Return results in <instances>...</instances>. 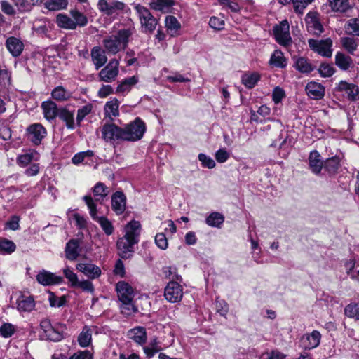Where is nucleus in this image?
Here are the masks:
<instances>
[{"mask_svg": "<svg viewBox=\"0 0 359 359\" xmlns=\"http://www.w3.org/2000/svg\"><path fill=\"white\" fill-rule=\"evenodd\" d=\"M198 160L201 162L203 167L209 169L215 168L216 165L215 161L211 157L204 154H200L198 155Z\"/></svg>", "mask_w": 359, "mask_h": 359, "instance_id": "obj_59", "label": "nucleus"}, {"mask_svg": "<svg viewBox=\"0 0 359 359\" xmlns=\"http://www.w3.org/2000/svg\"><path fill=\"white\" fill-rule=\"evenodd\" d=\"M318 71L320 76L323 77H330L334 73V67L329 64H322Z\"/></svg>", "mask_w": 359, "mask_h": 359, "instance_id": "obj_60", "label": "nucleus"}, {"mask_svg": "<svg viewBox=\"0 0 359 359\" xmlns=\"http://www.w3.org/2000/svg\"><path fill=\"white\" fill-rule=\"evenodd\" d=\"M69 359H93V355L89 351H82L75 353Z\"/></svg>", "mask_w": 359, "mask_h": 359, "instance_id": "obj_64", "label": "nucleus"}, {"mask_svg": "<svg viewBox=\"0 0 359 359\" xmlns=\"http://www.w3.org/2000/svg\"><path fill=\"white\" fill-rule=\"evenodd\" d=\"M128 337L138 344H144L147 341V332L144 327H136L128 332Z\"/></svg>", "mask_w": 359, "mask_h": 359, "instance_id": "obj_28", "label": "nucleus"}, {"mask_svg": "<svg viewBox=\"0 0 359 359\" xmlns=\"http://www.w3.org/2000/svg\"><path fill=\"white\" fill-rule=\"evenodd\" d=\"M56 23L59 27L65 29H75V24L71 15L59 13L56 16Z\"/></svg>", "mask_w": 359, "mask_h": 359, "instance_id": "obj_33", "label": "nucleus"}, {"mask_svg": "<svg viewBox=\"0 0 359 359\" xmlns=\"http://www.w3.org/2000/svg\"><path fill=\"white\" fill-rule=\"evenodd\" d=\"M123 141H137L142 138L146 131V125L141 118L137 117L123 128Z\"/></svg>", "mask_w": 359, "mask_h": 359, "instance_id": "obj_4", "label": "nucleus"}, {"mask_svg": "<svg viewBox=\"0 0 359 359\" xmlns=\"http://www.w3.org/2000/svg\"><path fill=\"white\" fill-rule=\"evenodd\" d=\"M6 46L13 57L19 56L24 48V44L21 40L14 36H11L6 39Z\"/></svg>", "mask_w": 359, "mask_h": 359, "instance_id": "obj_21", "label": "nucleus"}, {"mask_svg": "<svg viewBox=\"0 0 359 359\" xmlns=\"http://www.w3.org/2000/svg\"><path fill=\"white\" fill-rule=\"evenodd\" d=\"M321 339V334L317 330L306 334L302 337L301 342L304 349H313L318 346Z\"/></svg>", "mask_w": 359, "mask_h": 359, "instance_id": "obj_17", "label": "nucleus"}, {"mask_svg": "<svg viewBox=\"0 0 359 359\" xmlns=\"http://www.w3.org/2000/svg\"><path fill=\"white\" fill-rule=\"evenodd\" d=\"M294 67L301 73L308 74L314 69V67L310 61L304 57H294Z\"/></svg>", "mask_w": 359, "mask_h": 359, "instance_id": "obj_26", "label": "nucleus"}, {"mask_svg": "<svg viewBox=\"0 0 359 359\" xmlns=\"http://www.w3.org/2000/svg\"><path fill=\"white\" fill-rule=\"evenodd\" d=\"M62 280V277L44 269L40 271L36 275L37 282L44 286L60 284Z\"/></svg>", "mask_w": 359, "mask_h": 359, "instance_id": "obj_15", "label": "nucleus"}, {"mask_svg": "<svg viewBox=\"0 0 359 359\" xmlns=\"http://www.w3.org/2000/svg\"><path fill=\"white\" fill-rule=\"evenodd\" d=\"M45 335L48 339L54 341H57L62 339V333L53 326L45 333Z\"/></svg>", "mask_w": 359, "mask_h": 359, "instance_id": "obj_58", "label": "nucleus"}, {"mask_svg": "<svg viewBox=\"0 0 359 359\" xmlns=\"http://www.w3.org/2000/svg\"><path fill=\"white\" fill-rule=\"evenodd\" d=\"M296 13L302 14L306 6L313 0H292Z\"/></svg>", "mask_w": 359, "mask_h": 359, "instance_id": "obj_57", "label": "nucleus"}, {"mask_svg": "<svg viewBox=\"0 0 359 359\" xmlns=\"http://www.w3.org/2000/svg\"><path fill=\"white\" fill-rule=\"evenodd\" d=\"M63 273L65 278L69 280L70 285L76 287L79 281L77 275L71 270L69 266H67L63 269Z\"/></svg>", "mask_w": 359, "mask_h": 359, "instance_id": "obj_55", "label": "nucleus"}, {"mask_svg": "<svg viewBox=\"0 0 359 359\" xmlns=\"http://www.w3.org/2000/svg\"><path fill=\"white\" fill-rule=\"evenodd\" d=\"M104 113L107 116L111 118V117L118 116L119 115L118 100L114 99L107 102L104 106Z\"/></svg>", "mask_w": 359, "mask_h": 359, "instance_id": "obj_37", "label": "nucleus"}, {"mask_svg": "<svg viewBox=\"0 0 359 359\" xmlns=\"http://www.w3.org/2000/svg\"><path fill=\"white\" fill-rule=\"evenodd\" d=\"M93 105L91 104H86L78 109L76 115L77 126H79L81 125V121L86 116L91 113Z\"/></svg>", "mask_w": 359, "mask_h": 359, "instance_id": "obj_53", "label": "nucleus"}, {"mask_svg": "<svg viewBox=\"0 0 359 359\" xmlns=\"http://www.w3.org/2000/svg\"><path fill=\"white\" fill-rule=\"evenodd\" d=\"M341 43L344 49L349 53L353 54L357 50L358 43L357 40L352 37H342L341 39Z\"/></svg>", "mask_w": 359, "mask_h": 359, "instance_id": "obj_45", "label": "nucleus"}, {"mask_svg": "<svg viewBox=\"0 0 359 359\" xmlns=\"http://www.w3.org/2000/svg\"><path fill=\"white\" fill-rule=\"evenodd\" d=\"M141 224L137 221L130 222L124 228L125 235L116 243L118 255L123 259H128L134 252V245L139 241Z\"/></svg>", "mask_w": 359, "mask_h": 359, "instance_id": "obj_1", "label": "nucleus"}, {"mask_svg": "<svg viewBox=\"0 0 359 359\" xmlns=\"http://www.w3.org/2000/svg\"><path fill=\"white\" fill-rule=\"evenodd\" d=\"M218 4L224 8H229L233 13H238L241 11V6L237 0H218Z\"/></svg>", "mask_w": 359, "mask_h": 359, "instance_id": "obj_52", "label": "nucleus"}, {"mask_svg": "<svg viewBox=\"0 0 359 359\" xmlns=\"http://www.w3.org/2000/svg\"><path fill=\"white\" fill-rule=\"evenodd\" d=\"M270 64L276 67H285L286 66V60L283 53L280 50H275L271 57Z\"/></svg>", "mask_w": 359, "mask_h": 359, "instance_id": "obj_40", "label": "nucleus"}, {"mask_svg": "<svg viewBox=\"0 0 359 359\" xmlns=\"http://www.w3.org/2000/svg\"><path fill=\"white\" fill-rule=\"evenodd\" d=\"M111 207L116 215H121L126 208V197L123 192L116 191L111 196Z\"/></svg>", "mask_w": 359, "mask_h": 359, "instance_id": "obj_20", "label": "nucleus"}, {"mask_svg": "<svg viewBox=\"0 0 359 359\" xmlns=\"http://www.w3.org/2000/svg\"><path fill=\"white\" fill-rule=\"evenodd\" d=\"M134 9L140 20L143 32L146 33L153 32L156 29L158 21L151 13L150 11L140 4H135Z\"/></svg>", "mask_w": 359, "mask_h": 359, "instance_id": "obj_5", "label": "nucleus"}, {"mask_svg": "<svg viewBox=\"0 0 359 359\" xmlns=\"http://www.w3.org/2000/svg\"><path fill=\"white\" fill-rule=\"evenodd\" d=\"M337 89L339 91H344L351 100H355L359 97V88L353 83L341 81L339 83Z\"/></svg>", "mask_w": 359, "mask_h": 359, "instance_id": "obj_22", "label": "nucleus"}, {"mask_svg": "<svg viewBox=\"0 0 359 359\" xmlns=\"http://www.w3.org/2000/svg\"><path fill=\"white\" fill-rule=\"evenodd\" d=\"M351 57L338 52L335 55V64L342 70H347L352 65Z\"/></svg>", "mask_w": 359, "mask_h": 359, "instance_id": "obj_35", "label": "nucleus"}, {"mask_svg": "<svg viewBox=\"0 0 359 359\" xmlns=\"http://www.w3.org/2000/svg\"><path fill=\"white\" fill-rule=\"evenodd\" d=\"M305 90L307 95L313 100H320L325 95L324 86L315 81L308 83L306 86Z\"/></svg>", "mask_w": 359, "mask_h": 359, "instance_id": "obj_18", "label": "nucleus"}, {"mask_svg": "<svg viewBox=\"0 0 359 359\" xmlns=\"http://www.w3.org/2000/svg\"><path fill=\"white\" fill-rule=\"evenodd\" d=\"M16 308L20 313L31 312L35 308V301L32 296L20 292L16 300Z\"/></svg>", "mask_w": 359, "mask_h": 359, "instance_id": "obj_16", "label": "nucleus"}, {"mask_svg": "<svg viewBox=\"0 0 359 359\" xmlns=\"http://www.w3.org/2000/svg\"><path fill=\"white\" fill-rule=\"evenodd\" d=\"M150 7L156 11L162 12H169L170 8L175 5L174 0H154L150 3Z\"/></svg>", "mask_w": 359, "mask_h": 359, "instance_id": "obj_34", "label": "nucleus"}, {"mask_svg": "<svg viewBox=\"0 0 359 359\" xmlns=\"http://www.w3.org/2000/svg\"><path fill=\"white\" fill-rule=\"evenodd\" d=\"M67 0H48L45 2V7L49 11H59L66 8Z\"/></svg>", "mask_w": 359, "mask_h": 359, "instance_id": "obj_44", "label": "nucleus"}, {"mask_svg": "<svg viewBox=\"0 0 359 359\" xmlns=\"http://www.w3.org/2000/svg\"><path fill=\"white\" fill-rule=\"evenodd\" d=\"M330 6L334 11L346 12L350 8L348 0H329Z\"/></svg>", "mask_w": 359, "mask_h": 359, "instance_id": "obj_43", "label": "nucleus"}, {"mask_svg": "<svg viewBox=\"0 0 359 359\" xmlns=\"http://www.w3.org/2000/svg\"><path fill=\"white\" fill-rule=\"evenodd\" d=\"M119 62L117 60L113 59L102 69L98 73L99 80L105 83H111L114 81L118 74Z\"/></svg>", "mask_w": 359, "mask_h": 359, "instance_id": "obj_9", "label": "nucleus"}, {"mask_svg": "<svg viewBox=\"0 0 359 359\" xmlns=\"http://www.w3.org/2000/svg\"><path fill=\"white\" fill-rule=\"evenodd\" d=\"M165 27L167 29L172 33L177 32L181 27L180 23L177 20V18L172 15H168L166 17L165 20Z\"/></svg>", "mask_w": 359, "mask_h": 359, "instance_id": "obj_51", "label": "nucleus"}, {"mask_svg": "<svg viewBox=\"0 0 359 359\" xmlns=\"http://www.w3.org/2000/svg\"><path fill=\"white\" fill-rule=\"evenodd\" d=\"M81 252L80 242L77 239H71L67 243L65 248V257L70 260H76Z\"/></svg>", "mask_w": 359, "mask_h": 359, "instance_id": "obj_19", "label": "nucleus"}, {"mask_svg": "<svg viewBox=\"0 0 359 359\" xmlns=\"http://www.w3.org/2000/svg\"><path fill=\"white\" fill-rule=\"evenodd\" d=\"M346 32L348 34H353L359 36V19H350L345 25Z\"/></svg>", "mask_w": 359, "mask_h": 359, "instance_id": "obj_49", "label": "nucleus"}, {"mask_svg": "<svg viewBox=\"0 0 359 359\" xmlns=\"http://www.w3.org/2000/svg\"><path fill=\"white\" fill-rule=\"evenodd\" d=\"M273 34L276 41L281 46L287 47L292 43L290 33V25L287 20H284L273 27Z\"/></svg>", "mask_w": 359, "mask_h": 359, "instance_id": "obj_7", "label": "nucleus"}, {"mask_svg": "<svg viewBox=\"0 0 359 359\" xmlns=\"http://www.w3.org/2000/svg\"><path fill=\"white\" fill-rule=\"evenodd\" d=\"M83 201L90 210L91 217L100 225L106 235H111L114 231L112 223L107 217L97 215V206L93 198L90 196H85Z\"/></svg>", "mask_w": 359, "mask_h": 359, "instance_id": "obj_6", "label": "nucleus"}, {"mask_svg": "<svg viewBox=\"0 0 359 359\" xmlns=\"http://www.w3.org/2000/svg\"><path fill=\"white\" fill-rule=\"evenodd\" d=\"M143 349L144 352L148 357H153L156 353L161 350V348L159 347V342L157 338L151 339L149 345L144 347Z\"/></svg>", "mask_w": 359, "mask_h": 359, "instance_id": "obj_50", "label": "nucleus"}, {"mask_svg": "<svg viewBox=\"0 0 359 359\" xmlns=\"http://www.w3.org/2000/svg\"><path fill=\"white\" fill-rule=\"evenodd\" d=\"M16 250L15 244L7 238H0V252L4 255H10Z\"/></svg>", "mask_w": 359, "mask_h": 359, "instance_id": "obj_42", "label": "nucleus"}, {"mask_svg": "<svg viewBox=\"0 0 359 359\" xmlns=\"http://www.w3.org/2000/svg\"><path fill=\"white\" fill-rule=\"evenodd\" d=\"M307 29L309 32L320 35L323 32V27L320 22L318 14L316 12H309L305 17Z\"/></svg>", "mask_w": 359, "mask_h": 359, "instance_id": "obj_14", "label": "nucleus"}, {"mask_svg": "<svg viewBox=\"0 0 359 359\" xmlns=\"http://www.w3.org/2000/svg\"><path fill=\"white\" fill-rule=\"evenodd\" d=\"M210 26L216 30H222L224 27V20L219 18L211 17L209 21Z\"/></svg>", "mask_w": 359, "mask_h": 359, "instance_id": "obj_62", "label": "nucleus"}, {"mask_svg": "<svg viewBox=\"0 0 359 359\" xmlns=\"http://www.w3.org/2000/svg\"><path fill=\"white\" fill-rule=\"evenodd\" d=\"M52 24L46 19H39L35 20L33 25L34 32L41 36H46L51 29Z\"/></svg>", "mask_w": 359, "mask_h": 359, "instance_id": "obj_31", "label": "nucleus"}, {"mask_svg": "<svg viewBox=\"0 0 359 359\" xmlns=\"http://www.w3.org/2000/svg\"><path fill=\"white\" fill-rule=\"evenodd\" d=\"M69 14L73 19V22L75 24V29L77 27H84L88 23L86 16L77 10H71Z\"/></svg>", "mask_w": 359, "mask_h": 359, "instance_id": "obj_38", "label": "nucleus"}, {"mask_svg": "<svg viewBox=\"0 0 359 359\" xmlns=\"http://www.w3.org/2000/svg\"><path fill=\"white\" fill-rule=\"evenodd\" d=\"M52 97L57 101H65L71 97V93L59 86L55 88L51 93Z\"/></svg>", "mask_w": 359, "mask_h": 359, "instance_id": "obj_39", "label": "nucleus"}, {"mask_svg": "<svg viewBox=\"0 0 359 359\" xmlns=\"http://www.w3.org/2000/svg\"><path fill=\"white\" fill-rule=\"evenodd\" d=\"M155 243L157 246L162 250H165L168 245V239L163 233H159L156 235Z\"/></svg>", "mask_w": 359, "mask_h": 359, "instance_id": "obj_61", "label": "nucleus"}, {"mask_svg": "<svg viewBox=\"0 0 359 359\" xmlns=\"http://www.w3.org/2000/svg\"><path fill=\"white\" fill-rule=\"evenodd\" d=\"M46 130L41 123H33L27 128L28 139L38 145L46 135Z\"/></svg>", "mask_w": 359, "mask_h": 359, "instance_id": "obj_12", "label": "nucleus"}, {"mask_svg": "<svg viewBox=\"0 0 359 359\" xmlns=\"http://www.w3.org/2000/svg\"><path fill=\"white\" fill-rule=\"evenodd\" d=\"M93 329L89 326H84L77 337V341L82 348L88 347L92 344V334Z\"/></svg>", "mask_w": 359, "mask_h": 359, "instance_id": "obj_24", "label": "nucleus"}, {"mask_svg": "<svg viewBox=\"0 0 359 359\" xmlns=\"http://www.w3.org/2000/svg\"><path fill=\"white\" fill-rule=\"evenodd\" d=\"M102 138L107 142L123 140V128L114 123H105L100 128Z\"/></svg>", "mask_w": 359, "mask_h": 359, "instance_id": "obj_8", "label": "nucleus"}, {"mask_svg": "<svg viewBox=\"0 0 359 359\" xmlns=\"http://www.w3.org/2000/svg\"><path fill=\"white\" fill-rule=\"evenodd\" d=\"M344 314L350 318L359 320V306L356 303H350L344 308Z\"/></svg>", "mask_w": 359, "mask_h": 359, "instance_id": "obj_47", "label": "nucleus"}, {"mask_svg": "<svg viewBox=\"0 0 359 359\" xmlns=\"http://www.w3.org/2000/svg\"><path fill=\"white\" fill-rule=\"evenodd\" d=\"M164 297L169 302H179L183 297L182 285L176 281H170L164 289Z\"/></svg>", "mask_w": 359, "mask_h": 359, "instance_id": "obj_11", "label": "nucleus"}, {"mask_svg": "<svg viewBox=\"0 0 359 359\" xmlns=\"http://www.w3.org/2000/svg\"><path fill=\"white\" fill-rule=\"evenodd\" d=\"M16 331V327L8 323H5L0 326V335L4 338L11 337Z\"/></svg>", "mask_w": 359, "mask_h": 359, "instance_id": "obj_54", "label": "nucleus"}, {"mask_svg": "<svg viewBox=\"0 0 359 359\" xmlns=\"http://www.w3.org/2000/svg\"><path fill=\"white\" fill-rule=\"evenodd\" d=\"M137 82L138 78L136 76L125 79L117 86L116 93L121 94L127 93Z\"/></svg>", "mask_w": 359, "mask_h": 359, "instance_id": "obj_32", "label": "nucleus"}, {"mask_svg": "<svg viewBox=\"0 0 359 359\" xmlns=\"http://www.w3.org/2000/svg\"><path fill=\"white\" fill-rule=\"evenodd\" d=\"M44 117L51 121L55 118L59 113L60 108H57V104L53 101H45L41 104Z\"/></svg>", "mask_w": 359, "mask_h": 359, "instance_id": "obj_23", "label": "nucleus"}, {"mask_svg": "<svg viewBox=\"0 0 359 359\" xmlns=\"http://www.w3.org/2000/svg\"><path fill=\"white\" fill-rule=\"evenodd\" d=\"M163 273L167 278L171 279V281H182L181 276L178 275L176 269L171 266H166L163 268Z\"/></svg>", "mask_w": 359, "mask_h": 359, "instance_id": "obj_56", "label": "nucleus"}, {"mask_svg": "<svg viewBox=\"0 0 359 359\" xmlns=\"http://www.w3.org/2000/svg\"><path fill=\"white\" fill-rule=\"evenodd\" d=\"M118 298L121 302V313L126 316H130L137 312L134 304L133 298L135 290L130 284L125 281H119L116 285Z\"/></svg>", "mask_w": 359, "mask_h": 359, "instance_id": "obj_2", "label": "nucleus"}, {"mask_svg": "<svg viewBox=\"0 0 359 359\" xmlns=\"http://www.w3.org/2000/svg\"><path fill=\"white\" fill-rule=\"evenodd\" d=\"M76 287H79L83 291L90 293H93L95 290L93 284L89 280H79Z\"/></svg>", "mask_w": 359, "mask_h": 359, "instance_id": "obj_63", "label": "nucleus"}, {"mask_svg": "<svg viewBox=\"0 0 359 359\" xmlns=\"http://www.w3.org/2000/svg\"><path fill=\"white\" fill-rule=\"evenodd\" d=\"M57 116L65 123V126L68 129L73 130L75 128L74 114L73 111L68 110L65 107L60 108Z\"/></svg>", "mask_w": 359, "mask_h": 359, "instance_id": "obj_30", "label": "nucleus"}, {"mask_svg": "<svg viewBox=\"0 0 359 359\" xmlns=\"http://www.w3.org/2000/svg\"><path fill=\"white\" fill-rule=\"evenodd\" d=\"M131 36L129 29H121L116 35H112L103 41L104 46L109 53L116 54L124 50Z\"/></svg>", "mask_w": 359, "mask_h": 359, "instance_id": "obj_3", "label": "nucleus"}, {"mask_svg": "<svg viewBox=\"0 0 359 359\" xmlns=\"http://www.w3.org/2000/svg\"><path fill=\"white\" fill-rule=\"evenodd\" d=\"M260 76L257 72L246 73L242 76L241 81L248 88H252L259 80Z\"/></svg>", "mask_w": 359, "mask_h": 359, "instance_id": "obj_36", "label": "nucleus"}, {"mask_svg": "<svg viewBox=\"0 0 359 359\" xmlns=\"http://www.w3.org/2000/svg\"><path fill=\"white\" fill-rule=\"evenodd\" d=\"M340 165V160L338 157L334 156L327 158L324 163V168L330 173H335Z\"/></svg>", "mask_w": 359, "mask_h": 359, "instance_id": "obj_46", "label": "nucleus"}, {"mask_svg": "<svg viewBox=\"0 0 359 359\" xmlns=\"http://www.w3.org/2000/svg\"><path fill=\"white\" fill-rule=\"evenodd\" d=\"M91 57L96 69L102 67L107 61L105 53L100 47H94L91 50Z\"/></svg>", "mask_w": 359, "mask_h": 359, "instance_id": "obj_25", "label": "nucleus"}, {"mask_svg": "<svg viewBox=\"0 0 359 359\" xmlns=\"http://www.w3.org/2000/svg\"><path fill=\"white\" fill-rule=\"evenodd\" d=\"M224 221L223 215L217 212L211 213L205 219L206 224L212 227H219Z\"/></svg>", "mask_w": 359, "mask_h": 359, "instance_id": "obj_41", "label": "nucleus"}, {"mask_svg": "<svg viewBox=\"0 0 359 359\" xmlns=\"http://www.w3.org/2000/svg\"><path fill=\"white\" fill-rule=\"evenodd\" d=\"M308 43L310 48L320 55L326 57H330L332 56V50L331 48L332 41L330 38L324 40L311 39L308 41Z\"/></svg>", "mask_w": 359, "mask_h": 359, "instance_id": "obj_10", "label": "nucleus"}, {"mask_svg": "<svg viewBox=\"0 0 359 359\" xmlns=\"http://www.w3.org/2000/svg\"><path fill=\"white\" fill-rule=\"evenodd\" d=\"M309 168L311 171L315 174H319L324 165L320 155L317 151H313L310 153L309 158Z\"/></svg>", "mask_w": 359, "mask_h": 359, "instance_id": "obj_29", "label": "nucleus"}, {"mask_svg": "<svg viewBox=\"0 0 359 359\" xmlns=\"http://www.w3.org/2000/svg\"><path fill=\"white\" fill-rule=\"evenodd\" d=\"M93 193L96 198V201L103 199L108 195L107 187L102 182H97L93 188Z\"/></svg>", "mask_w": 359, "mask_h": 359, "instance_id": "obj_48", "label": "nucleus"}, {"mask_svg": "<svg viewBox=\"0 0 359 359\" xmlns=\"http://www.w3.org/2000/svg\"><path fill=\"white\" fill-rule=\"evenodd\" d=\"M39 160V154L35 150H29L25 154H20L17 158V163L21 167L28 165L32 161Z\"/></svg>", "mask_w": 359, "mask_h": 359, "instance_id": "obj_27", "label": "nucleus"}, {"mask_svg": "<svg viewBox=\"0 0 359 359\" xmlns=\"http://www.w3.org/2000/svg\"><path fill=\"white\" fill-rule=\"evenodd\" d=\"M76 269L91 280L98 278L102 274L100 268L91 262H79Z\"/></svg>", "mask_w": 359, "mask_h": 359, "instance_id": "obj_13", "label": "nucleus"}]
</instances>
